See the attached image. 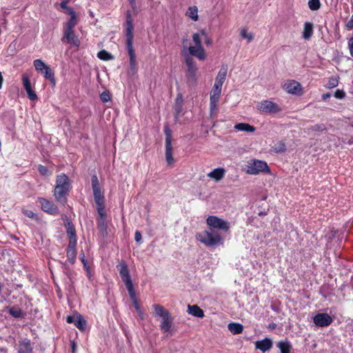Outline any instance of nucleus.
Segmentation results:
<instances>
[{
    "label": "nucleus",
    "mask_w": 353,
    "mask_h": 353,
    "mask_svg": "<svg viewBox=\"0 0 353 353\" xmlns=\"http://www.w3.org/2000/svg\"><path fill=\"white\" fill-rule=\"evenodd\" d=\"M189 55L190 57H195L200 61H204L206 59L207 54L203 46H190L188 48Z\"/></svg>",
    "instance_id": "nucleus-16"
},
{
    "label": "nucleus",
    "mask_w": 353,
    "mask_h": 353,
    "mask_svg": "<svg viewBox=\"0 0 353 353\" xmlns=\"http://www.w3.org/2000/svg\"><path fill=\"white\" fill-rule=\"evenodd\" d=\"M203 37H205V32L204 31L194 33L192 35V41L194 43V46H203L202 41Z\"/></svg>",
    "instance_id": "nucleus-34"
},
{
    "label": "nucleus",
    "mask_w": 353,
    "mask_h": 353,
    "mask_svg": "<svg viewBox=\"0 0 353 353\" xmlns=\"http://www.w3.org/2000/svg\"><path fill=\"white\" fill-rule=\"evenodd\" d=\"M330 97H331L330 93H325L322 95V99L326 100V99H329Z\"/></svg>",
    "instance_id": "nucleus-60"
},
{
    "label": "nucleus",
    "mask_w": 353,
    "mask_h": 353,
    "mask_svg": "<svg viewBox=\"0 0 353 353\" xmlns=\"http://www.w3.org/2000/svg\"><path fill=\"white\" fill-rule=\"evenodd\" d=\"M75 319H76L74 318V316H68L67 317V322H68V323H74V322Z\"/></svg>",
    "instance_id": "nucleus-59"
},
{
    "label": "nucleus",
    "mask_w": 353,
    "mask_h": 353,
    "mask_svg": "<svg viewBox=\"0 0 353 353\" xmlns=\"http://www.w3.org/2000/svg\"><path fill=\"white\" fill-rule=\"evenodd\" d=\"M222 88L214 85L210 92V114H214L217 108V103L219 101Z\"/></svg>",
    "instance_id": "nucleus-11"
},
{
    "label": "nucleus",
    "mask_w": 353,
    "mask_h": 353,
    "mask_svg": "<svg viewBox=\"0 0 353 353\" xmlns=\"http://www.w3.org/2000/svg\"><path fill=\"white\" fill-rule=\"evenodd\" d=\"M65 12L71 16H76L75 11L70 7H68L66 10H65Z\"/></svg>",
    "instance_id": "nucleus-53"
},
{
    "label": "nucleus",
    "mask_w": 353,
    "mask_h": 353,
    "mask_svg": "<svg viewBox=\"0 0 353 353\" xmlns=\"http://www.w3.org/2000/svg\"><path fill=\"white\" fill-rule=\"evenodd\" d=\"M165 159L168 165H171L174 162L172 157V144H165Z\"/></svg>",
    "instance_id": "nucleus-35"
},
{
    "label": "nucleus",
    "mask_w": 353,
    "mask_h": 353,
    "mask_svg": "<svg viewBox=\"0 0 353 353\" xmlns=\"http://www.w3.org/2000/svg\"><path fill=\"white\" fill-rule=\"evenodd\" d=\"M142 239L141 234L139 231H136L134 234V240L137 243H140Z\"/></svg>",
    "instance_id": "nucleus-52"
},
{
    "label": "nucleus",
    "mask_w": 353,
    "mask_h": 353,
    "mask_svg": "<svg viewBox=\"0 0 353 353\" xmlns=\"http://www.w3.org/2000/svg\"><path fill=\"white\" fill-rule=\"evenodd\" d=\"M185 15L188 16L194 21H198V8L196 6L189 7L188 10L186 11Z\"/></svg>",
    "instance_id": "nucleus-33"
},
{
    "label": "nucleus",
    "mask_w": 353,
    "mask_h": 353,
    "mask_svg": "<svg viewBox=\"0 0 353 353\" xmlns=\"http://www.w3.org/2000/svg\"><path fill=\"white\" fill-rule=\"evenodd\" d=\"M133 303V306L135 308L138 315L139 316V317L141 319H143V312L141 309L139 301H134V303Z\"/></svg>",
    "instance_id": "nucleus-45"
},
{
    "label": "nucleus",
    "mask_w": 353,
    "mask_h": 353,
    "mask_svg": "<svg viewBox=\"0 0 353 353\" xmlns=\"http://www.w3.org/2000/svg\"><path fill=\"white\" fill-rule=\"evenodd\" d=\"M21 212L23 215L32 220L37 221L39 219L37 214L30 210L22 208Z\"/></svg>",
    "instance_id": "nucleus-40"
},
{
    "label": "nucleus",
    "mask_w": 353,
    "mask_h": 353,
    "mask_svg": "<svg viewBox=\"0 0 353 353\" xmlns=\"http://www.w3.org/2000/svg\"><path fill=\"white\" fill-rule=\"evenodd\" d=\"M188 312L195 317L203 318L204 316V312L203 310L201 309L197 305H189L188 307Z\"/></svg>",
    "instance_id": "nucleus-28"
},
{
    "label": "nucleus",
    "mask_w": 353,
    "mask_h": 353,
    "mask_svg": "<svg viewBox=\"0 0 353 353\" xmlns=\"http://www.w3.org/2000/svg\"><path fill=\"white\" fill-rule=\"evenodd\" d=\"M17 350L18 353H33V344L30 339H22L17 344Z\"/></svg>",
    "instance_id": "nucleus-17"
},
{
    "label": "nucleus",
    "mask_w": 353,
    "mask_h": 353,
    "mask_svg": "<svg viewBox=\"0 0 353 353\" xmlns=\"http://www.w3.org/2000/svg\"><path fill=\"white\" fill-rule=\"evenodd\" d=\"M38 170L39 173L43 176L48 175L49 172L48 168L42 165H39Z\"/></svg>",
    "instance_id": "nucleus-47"
},
{
    "label": "nucleus",
    "mask_w": 353,
    "mask_h": 353,
    "mask_svg": "<svg viewBox=\"0 0 353 353\" xmlns=\"http://www.w3.org/2000/svg\"><path fill=\"white\" fill-rule=\"evenodd\" d=\"M345 93L341 90H336L334 92V97L336 99H342L345 97Z\"/></svg>",
    "instance_id": "nucleus-48"
},
{
    "label": "nucleus",
    "mask_w": 353,
    "mask_h": 353,
    "mask_svg": "<svg viewBox=\"0 0 353 353\" xmlns=\"http://www.w3.org/2000/svg\"><path fill=\"white\" fill-rule=\"evenodd\" d=\"M183 105V96H182V94L179 93L176 96V100H175V103H174V111H175L176 114L177 116L182 111Z\"/></svg>",
    "instance_id": "nucleus-32"
},
{
    "label": "nucleus",
    "mask_w": 353,
    "mask_h": 353,
    "mask_svg": "<svg viewBox=\"0 0 353 353\" xmlns=\"http://www.w3.org/2000/svg\"><path fill=\"white\" fill-rule=\"evenodd\" d=\"M308 6L311 10L316 11L321 7L320 0H309Z\"/></svg>",
    "instance_id": "nucleus-41"
},
{
    "label": "nucleus",
    "mask_w": 353,
    "mask_h": 353,
    "mask_svg": "<svg viewBox=\"0 0 353 353\" xmlns=\"http://www.w3.org/2000/svg\"><path fill=\"white\" fill-rule=\"evenodd\" d=\"M0 353H7L6 350L3 348L0 349Z\"/></svg>",
    "instance_id": "nucleus-64"
},
{
    "label": "nucleus",
    "mask_w": 353,
    "mask_h": 353,
    "mask_svg": "<svg viewBox=\"0 0 353 353\" xmlns=\"http://www.w3.org/2000/svg\"><path fill=\"white\" fill-rule=\"evenodd\" d=\"M225 175V170L222 168H218L208 174V176L214 179L216 181L221 180Z\"/></svg>",
    "instance_id": "nucleus-24"
},
{
    "label": "nucleus",
    "mask_w": 353,
    "mask_h": 353,
    "mask_svg": "<svg viewBox=\"0 0 353 353\" xmlns=\"http://www.w3.org/2000/svg\"><path fill=\"white\" fill-rule=\"evenodd\" d=\"M227 72H228V66L222 65L216 77L214 85H218V87L222 88L223 84L226 78Z\"/></svg>",
    "instance_id": "nucleus-21"
},
{
    "label": "nucleus",
    "mask_w": 353,
    "mask_h": 353,
    "mask_svg": "<svg viewBox=\"0 0 353 353\" xmlns=\"http://www.w3.org/2000/svg\"><path fill=\"white\" fill-rule=\"evenodd\" d=\"M276 327V323H273L269 325V328L270 329L273 330V329H275Z\"/></svg>",
    "instance_id": "nucleus-62"
},
{
    "label": "nucleus",
    "mask_w": 353,
    "mask_h": 353,
    "mask_svg": "<svg viewBox=\"0 0 353 353\" xmlns=\"http://www.w3.org/2000/svg\"><path fill=\"white\" fill-rule=\"evenodd\" d=\"M283 88L285 90L292 94L300 96L302 94V88L300 83L294 80L287 81Z\"/></svg>",
    "instance_id": "nucleus-12"
},
{
    "label": "nucleus",
    "mask_w": 353,
    "mask_h": 353,
    "mask_svg": "<svg viewBox=\"0 0 353 353\" xmlns=\"http://www.w3.org/2000/svg\"><path fill=\"white\" fill-rule=\"evenodd\" d=\"M206 223L210 229H219L227 232L230 228V223L227 221L216 216H209L206 219Z\"/></svg>",
    "instance_id": "nucleus-9"
},
{
    "label": "nucleus",
    "mask_w": 353,
    "mask_h": 353,
    "mask_svg": "<svg viewBox=\"0 0 353 353\" xmlns=\"http://www.w3.org/2000/svg\"><path fill=\"white\" fill-rule=\"evenodd\" d=\"M80 260L82 262L83 265H85V262L87 261V260L85 259V254L83 251L82 253L81 254Z\"/></svg>",
    "instance_id": "nucleus-58"
},
{
    "label": "nucleus",
    "mask_w": 353,
    "mask_h": 353,
    "mask_svg": "<svg viewBox=\"0 0 353 353\" xmlns=\"http://www.w3.org/2000/svg\"><path fill=\"white\" fill-rule=\"evenodd\" d=\"M234 128L238 131H243L247 132H254L256 130L253 125L245 123H236Z\"/></svg>",
    "instance_id": "nucleus-29"
},
{
    "label": "nucleus",
    "mask_w": 353,
    "mask_h": 353,
    "mask_svg": "<svg viewBox=\"0 0 353 353\" xmlns=\"http://www.w3.org/2000/svg\"><path fill=\"white\" fill-rule=\"evenodd\" d=\"M313 23L307 21L304 23L302 37L304 39H310L313 34Z\"/></svg>",
    "instance_id": "nucleus-25"
},
{
    "label": "nucleus",
    "mask_w": 353,
    "mask_h": 353,
    "mask_svg": "<svg viewBox=\"0 0 353 353\" xmlns=\"http://www.w3.org/2000/svg\"><path fill=\"white\" fill-rule=\"evenodd\" d=\"M164 132L165 134V144H172L171 130L168 126H165Z\"/></svg>",
    "instance_id": "nucleus-42"
},
{
    "label": "nucleus",
    "mask_w": 353,
    "mask_h": 353,
    "mask_svg": "<svg viewBox=\"0 0 353 353\" xmlns=\"http://www.w3.org/2000/svg\"><path fill=\"white\" fill-rule=\"evenodd\" d=\"M256 349L261 350L265 352L270 350L272 347V341L269 338H265L261 341H257L255 343Z\"/></svg>",
    "instance_id": "nucleus-22"
},
{
    "label": "nucleus",
    "mask_w": 353,
    "mask_h": 353,
    "mask_svg": "<svg viewBox=\"0 0 353 353\" xmlns=\"http://www.w3.org/2000/svg\"><path fill=\"white\" fill-rule=\"evenodd\" d=\"M4 284L1 281H0V294H1L2 290L3 288Z\"/></svg>",
    "instance_id": "nucleus-63"
},
{
    "label": "nucleus",
    "mask_w": 353,
    "mask_h": 353,
    "mask_svg": "<svg viewBox=\"0 0 353 353\" xmlns=\"http://www.w3.org/2000/svg\"><path fill=\"white\" fill-rule=\"evenodd\" d=\"M68 2V0H63L61 3H60V6L62 9H63L64 10H66V8L68 7L67 6V3Z\"/></svg>",
    "instance_id": "nucleus-56"
},
{
    "label": "nucleus",
    "mask_w": 353,
    "mask_h": 353,
    "mask_svg": "<svg viewBox=\"0 0 353 353\" xmlns=\"http://www.w3.org/2000/svg\"><path fill=\"white\" fill-rule=\"evenodd\" d=\"M77 243H68L66 250L67 261L70 264H74L77 258Z\"/></svg>",
    "instance_id": "nucleus-20"
},
{
    "label": "nucleus",
    "mask_w": 353,
    "mask_h": 353,
    "mask_svg": "<svg viewBox=\"0 0 353 353\" xmlns=\"http://www.w3.org/2000/svg\"><path fill=\"white\" fill-rule=\"evenodd\" d=\"M256 109L262 114H276L282 110L281 106L273 101L263 100L256 105Z\"/></svg>",
    "instance_id": "nucleus-8"
},
{
    "label": "nucleus",
    "mask_w": 353,
    "mask_h": 353,
    "mask_svg": "<svg viewBox=\"0 0 353 353\" xmlns=\"http://www.w3.org/2000/svg\"><path fill=\"white\" fill-rule=\"evenodd\" d=\"M347 47L350 50V55L353 57V37L348 39Z\"/></svg>",
    "instance_id": "nucleus-50"
},
{
    "label": "nucleus",
    "mask_w": 353,
    "mask_h": 353,
    "mask_svg": "<svg viewBox=\"0 0 353 353\" xmlns=\"http://www.w3.org/2000/svg\"><path fill=\"white\" fill-rule=\"evenodd\" d=\"M8 313L14 318L19 319L23 318L26 315L23 312L18 305H13L8 308Z\"/></svg>",
    "instance_id": "nucleus-26"
},
{
    "label": "nucleus",
    "mask_w": 353,
    "mask_h": 353,
    "mask_svg": "<svg viewBox=\"0 0 353 353\" xmlns=\"http://www.w3.org/2000/svg\"><path fill=\"white\" fill-rule=\"evenodd\" d=\"M133 18L130 11L126 13L125 20V36H126V48L130 57V65L132 68L136 65V55L133 49Z\"/></svg>",
    "instance_id": "nucleus-3"
},
{
    "label": "nucleus",
    "mask_w": 353,
    "mask_h": 353,
    "mask_svg": "<svg viewBox=\"0 0 353 353\" xmlns=\"http://www.w3.org/2000/svg\"><path fill=\"white\" fill-rule=\"evenodd\" d=\"M62 41L76 47H79L81 43L80 40L75 34L74 30H64Z\"/></svg>",
    "instance_id": "nucleus-15"
},
{
    "label": "nucleus",
    "mask_w": 353,
    "mask_h": 353,
    "mask_svg": "<svg viewBox=\"0 0 353 353\" xmlns=\"http://www.w3.org/2000/svg\"><path fill=\"white\" fill-rule=\"evenodd\" d=\"M339 81L337 78L332 77L329 79V81L327 83V88H333L338 85Z\"/></svg>",
    "instance_id": "nucleus-44"
},
{
    "label": "nucleus",
    "mask_w": 353,
    "mask_h": 353,
    "mask_svg": "<svg viewBox=\"0 0 353 353\" xmlns=\"http://www.w3.org/2000/svg\"><path fill=\"white\" fill-rule=\"evenodd\" d=\"M77 23V16H71L68 19L65 26L64 27V30H74L75 26Z\"/></svg>",
    "instance_id": "nucleus-37"
},
{
    "label": "nucleus",
    "mask_w": 353,
    "mask_h": 353,
    "mask_svg": "<svg viewBox=\"0 0 353 353\" xmlns=\"http://www.w3.org/2000/svg\"><path fill=\"white\" fill-rule=\"evenodd\" d=\"M241 36L243 38L248 39V41L249 42L252 41L253 40V39H254L253 34L252 33H250V32H248L245 29H242L241 30Z\"/></svg>",
    "instance_id": "nucleus-43"
},
{
    "label": "nucleus",
    "mask_w": 353,
    "mask_h": 353,
    "mask_svg": "<svg viewBox=\"0 0 353 353\" xmlns=\"http://www.w3.org/2000/svg\"><path fill=\"white\" fill-rule=\"evenodd\" d=\"M184 61L186 65V77L189 81L195 84L197 81L198 67L193 57L187 55L186 52H183Z\"/></svg>",
    "instance_id": "nucleus-5"
},
{
    "label": "nucleus",
    "mask_w": 353,
    "mask_h": 353,
    "mask_svg": "<svg viewBox=\"0 0 353 353\" xmlns=\"http://www.w3.org/2000/svg\"><path fill=\"white\" fill-rule=\"evenodd\" d=\"M91 185L93 191L94 202L96 203L97 211L99 216V224L105 225L106 213L105 210V197L101 192L99 181L96 174L91 177Z\"/></svg>",
    "instance_id": "nucleus-1"
},
{
    "label": "nucleus",
    "mask_w": 353,
    "mask_h": 353,
    "mask_svg": "<svg viewBox=\"0 0 353 353\" xmlns=\"http://www.w3.org/2000/svg\"><path fill=\"white\" fill-rule=\"evenodd\" d=\"M196 239L208 247L216 246L221 241L220 234L212 229L197 233Z\"/></svg>",
    "instance_id": "nucleus-4"
},
{
    "label": "nucleus",
    "mask_w": 353,
    "mask_h": 353,
    "mask_svg": "<svg viewBox=\"0 0 353 353\" xmlns=\"http://www.w3.org/2000/svg\"><path fill=\"white\" fill-rule=\"evenodd\" d=\"M246 168V172L250 174H258L260 172H270L267 163L261 160H250L248 162Z\"/></svg>",
    "instance_id": "nucleus-6"
},
{
    "label": "nucleus",
    "mask_w": 353,
    "mask_h": 353,
    "mask_svg": "<svg viewBox=\"0 0 353 353\" xmlns=\"http://www.w3.org/2000/svg\"><path fill=\"white\" fill-rule=\"evenodd\" d=\"M152 307L154 309L155 315L161 317V319L170 313L168 310L159 304H154Z\"/></svg>",
    "instance_id": "nucleus-31"
},
{
    "label": "nucleus",
    "mask_w": 353,
    "mask_h": 353,
    "mask_svg": "<svg viewBox=\"0 0 353 353\" xmlns=\"http://www.w3.org/2000/svg\"><path fill=\"white\" fill-rule=\"evenodd\" d=\"M276 347L279 349L280 353H290L292 349V343L287 340L279 341Z\"/></svg>",
    "instance_id": "nucleus-27"
},
{
    "label": "nucleus",
    "mask_w": 353,
    "mask_h": 353,
    "mask_svg": "<svg viewBox=\"0 0 353 353\" xmlns=\"http://www.w3.org/2000/svg\"><path fill=\"white\" fill-rule=\"evenodd\" d=\"M270 307L273 311H274L277 313H279L281 312L280 303L279 302L278 303H276V302L272 303Z\"/></svg>",
    "instance_id": "nucleus-49"
},
{
    "label": "nucleus",
    "mask_w": 353,
    "mask_h": 353,
    "mask_svg": "<svg viewBox=\"0 0 353 353\" xmlns=\"http://www.w3.org/2000/svg\"><path fill=\"white\" fill-rule=\"evenodd\" d=\"M205 39V43L207 46H210L212 44V40L210 38L208 37L207 34H205V37H203Z\"/></svg>",
    "instance_id": "nucleus-57"
},
{
    "label": "nucleus",
    "mask_w": 353,
    "mask_h": 353,
    "mask_svg": "<svg viewBox=\"0 0 353 353\" xmlns=\"http://www.w3.org/2000/svg\"><path fill=\"white\" fill-rule=\"evenodd\" d=\"M65 226L69 238V243H77V235L74 226L72 221L65 216Z\"/></svg>",
    "instance_id": "nucleus-19"
},
{
    "label": "nucleus",
    "mask_w": 353,
    "mask_h": 353,
    "mask_svg": "<svg viewBox=\"0 0 353 353\" xmlns=\"http://www.w3.org/2000/svg\"><path fill=\"white\" fill-rule=\"evenodd\" d=\"M117 268L119 271L120 276L125 283V285L132 283L130 271L128 268L126 263L124 261H121L117 265Z\"/></svg>",
    "instance_id": "nucleus-13"
},
{
    "label": "nucleus",
    "mask_w": 353,
    "mask_h": 353,
    "mask_svg": "<svg viewBox=\"0 0 353 353\" xmlns=\"http://www.w3.org/2000/svg\"><path fill=\"white\" fill-rule=\"evenodd\" d=\"M97 57L103 61H108L113 59L112 55L105 50L99 51L97 54Z\"/></svg>",
    "instance_id": "nucleus-39"
},
{
    "label": "nucleus",
    "mask_w": 353,
    "mask_h": 353,
    "mask_svg": "<svg viewBox=\"0 0 353 353\" xmlns=\"http://www.w3.org/2000/svg\"><path fill=\"white\" fill-rule=\"evenodd\" d=\"M312 130L314 131H322L325 130V126L323 125H315L312 127Z\"/></svg>",
    "instance_id": "nucleus-54"
},
{
    "label": "nucleus",
    "mask_w": 353,
    "mask_h": 353,
    "mask_svg": "<svg viewBox=\"0 0 353 353\" xmlns=\"http://www.w3.org/2000/svg\"><path fill=\"white\" fill-rule=\"evenodd\" d=\"M22 81H23V87L26 91V93H27V95H28V97L29 98V99L31 101L37 100V95L34 92V91L32 90L30 79L26 74H23L22 75Z\"/></svg>",
    "instance_id": "nucleus-18"
},
{
    "label": "nucleus",
    "mask_w": 353,
    "mask_h": 353,
    "mask_svg": "<svg viewBox=\"0 0 353 353\" xmlns=\"http://www.w3.org/2000/svg\"><path fill=\"white\" fill-rule=\"evenodd\" d=\"M83 268L87 270L88 274H90V268L88 265V262L87 261L85 262V265H83Z\"/></svg>",
    "instance_id": "nucleus-61"
},
{
    "label": "nucleus",
    "mask_w": 353,
    "mask_h": 353,
    "mask_svg": "<svg viewBox=\"0 0 353 353\" xmlns=\"http://www.w3.org/2000/svg\"><path fill=\"white\" fill-rule=\"evenodd\" d=\"M74 325L80 330H84L86 327V321L81 315H78L74 322Z\"/></svg>",
    "instance_id": "nucleus-36"
},
{
    "label": "nucleus",
    "mask_w": 353,
    "mask_h": 353,
    "mask_svg": "<svg viewBox=\"0 0 353 353\" xmlns=\"http://www.w3.org/2000/svg\"><path fill=\"white\" fill-rule=\"evenodd\" d=\"M285 150V144L281 142L279 143V149H276V151L277 152H283Z\"/></svg>",
    "instance_id": "nucleus-55"
},
{
    "label": "nucleus",
    "mask_w": 353,
    "mask_h": 353,
    "mask_svg": "<svg viewBox=\"0 0 353 353\" xmlns=\"http://www.w3.org/2000/svg\"><path fill=\"white\" fill-rule=\"evenodd\" d=\"M172 325V319L170 313L166 314L162 318V321L160 324V328L164 333L168 332Z\"/></svg>",
    "instance_id": "nucleus-23"
},
{
    "label": "nucleus",
    "mask_w": 353,
    "mask_h": 353,
    "mask_svg": "<svg viewBox=\"0 0 353 353\" xmlns=\"http://www.w3.org/2000/svg\"><path fill=\"white\" fill-rule=\"evenodd\" d=\"M228 328L233 334H241L243 330V325L239 323H230L228 325Z\"/></svg>",
    "instance_id": "nucleus-30"
},
{
    "label": "nucleus",
    "mask_w": 353,
    "mask_h": 353,
    "mask_svg": "<svg viewBox=\"0 0 353 353\" xmlns=\"http://www.w3.org/2000/svg\"><path fill=\"white\" fill-rule=\"evenodd\" d=\"M38 201L41 210L50 215L57 216L59 213L58 207L51 201L43 197H39Z\"/></svg>",
    "instance_id": "nucleus-10"
},
{
    "label": "nucleus",
    "mask_w": 353,
    "mask_h": 353,
    "mask_svg": "<svg viewBox=\"0 0 353 353\" xmlns=\"http://www.w3.org/2000/svg\"><path fill=\"white\" fill-rule=\"evenodd\" d=\"M313 321L319 327H326L330 325L333 320L327 313H319L314 316Z\"/></svg>",
    "instance_id": "nucleus-14"
},
{
    "label": "nucleus",
    "mask_w": 353,
    "mask_h": 353,
    "mask_svg": "<svg viewBox=\"0 0 353 353\" xmlns=\"http://www.w3.org/2000/svg\"><path fill=\"white\" fill-rule=\"evenodd\" d=\"M33 65L35 70L43 75V77L50 81V82L54 85L55 78L54 74L50 67L46 65L41 59H35L33 61Z\"/></svg>",
    "instance_id": "nucleus-7"
},
{
    "label": "nucleus",
    "mask_w": 353,
    "mask_h": 353,
    "mask_svg": "<svg viewBox=\"0 0 353 353\" xmlns=\"http://www.w3.org/2000/svg\"><path fill=\"white\" fill-rule=\"evenodd\" d=\"M125 287L128 292V294H129V296H130V298L132 302L134 303V301H138V299H137L136 294H135V290L134 288L133 283L126 285Z\"/></svg>",
    "instance_id": "nucleus-38"
},
{
    "label": "nucleus",
    "mask_w": 353,
    "mask_h": 353,
    "mask_svg": "<svg viewBox=\"0 0 353 353\" xmlns=\"http://www.w3.org/2000/svg\"><path fill=\"white\" fill-rule=\"evenodd\" d=\"M71 189V185L68 176L65 174L57 175L56 185L54 189L55 199L62 205H65L68 201V196Z\"/></svg>",
    "instance_id": "nucleus-2"
},
{
    "label": "nucleus",
    "mask_w": 353,
    "mask_h": 353,
    "mask_svg": "<svg viewBox=\"0 0 353 353\" xmlns=\"http://www.w3.org/2000/svg\"><path fill=\"white\" fill-rule=\"evenodd\" d=\"M100 99L102 102L105 103L111 99V96L108 92H103L100 95Z\"/></svg>",
    "instance_id": "nucleus-46"
},
{
    "label": "nucleus",
    "mask_w": 353,
    "mask_h": 353,
    "mask_svg": "<svg viewBox=\"0 0 353 353\" xmlns=\"http://www.w3.org/2000/svg\"><path fill=\"white\" fill-rule=\"evenodd\" d=\"M345 27L348 30H352L353 28V14L351 16L350 19L347 21Z\"/></svg>",
    "instance_id": "nucleus-51"
}]
</instances>
